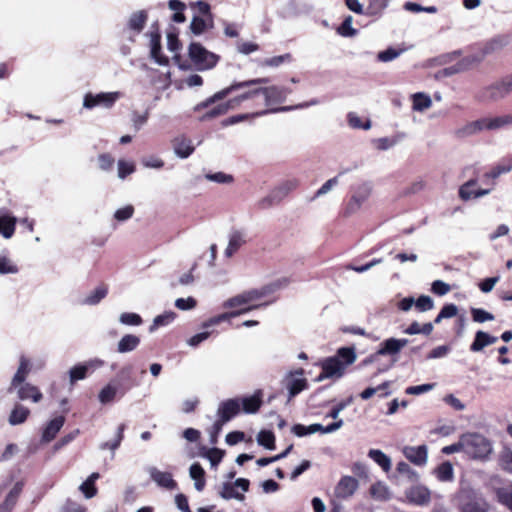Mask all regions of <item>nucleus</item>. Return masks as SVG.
Instances as JSON below:
<instances>
[{"label":"nucleus","instance_id":"obj_20","mask_svg":"<svg viewBox=\"0 0 512 512\" xmlns=\"http://www.w3.org/2000/svg\"><path fill=\"white\" fill-rule=\"evenodd\" d=\"M240 412V402L237 399H229L222 402L217 414L222 422H228Z\"/></svg>","mask_w":512,"mask_h":512},{"label":"nucleus","instance_id":"obj_14","mask_svg":"<svg viewBox=\"0 0 512 512\" xmlns=\"http://www.w3.org/2000/svg\"><path fill=\"white\" fill-rule=\"evenodd\" d=\"M290 92L289 88L276 85L261 88V94L264 96L267 106L284 102Z\"/></svg>","mask_w":512,"mask_h":512},{"label":"nucleus","instance_id":"obj_26","mask_svg":"<svg viewBox=\"0 0 512 512\" xmlns=\"http://www.w3.org/2000/svg\"><path fill=\"white\" fill-rule=\"evenodd\" d=\"M509 44V37L506 35H497L486 41L482 48V55L499 52Z\"/></svg>","mask_w":512,"mask_h":512},{"label":"nucleus","instance_id":"obj_32","mask_svg":"<svg viewBox=\"0 0 512 512\" xmlns=\"http://www.w3.org/2000/svg\"><path fill=\"white\" fill-rule=\"evenodd\" d=\"M140 344V338L133 334L124 335L117 344L119 353H128L135 350Z\"/></svg>","mask_w":512,"mask_h":512},{"label":"nucleus","instance_id":"obj_53","mask_svg":"<svg viewBox=\"0 0 512 512\" xmlns=\"http://www.w3.org/2000/svg\"><path fill=\"white\" fill-rule=\"evenodd\" d=\"M353 18L348 16L344 19L341 26L338 28V33L344 37H352L356 35L357 30L353 28Z\"/></svg>","mask_w":512,"mask_h":512},{"label":"nucleus","instance_id":"obj_9","mask_svg":"<svg viewBox=\"0 0 512 512\" xmlns=\"http://www.w3.org/2000/svg\"><path fill=\"white\" fill-rule=\"evenodd\" d=\"M261 294L256 290L246 291L229 298L223 303V307L227 309L240 310L241 308L251 307L252 309L258 308L260 305L253 304L254 301L260 298Z\"/></svg>","mask_w":512,"mask_h":512},{"label":"nucleus","instance_id":"obj_2","mask_svg":"<svg viewBox=\"0 0 512 512\" xmlns=\"http://www.w3.org/2000/svg\"><path fill=\"white\" fill-rule=\"evenodd\" d=\"M188 56L198 71H207L214 68L219 56L208 51L200 43L192 42L188 47Z\"/></svg>","mask_w":512,"mask_h":512},{"label":"nucleus","instance_id":"obj_61","mask_svg":"<svg viewBox=\"0 0 512 512\" xmlns=\"http://www.w3.org/2000/svg\"><path fill=\"white\" fill-rule=\"evenodd\" d=\"M205 457L209 460L212 467H216L223 458V451L218 448H210L206 451Z\"/></svg>","mask_w":512,"mask_h":512},{"label":"nucleus","instance_id":"obj_12","mask_svg":"<svg viewBox=\"0 0 512 512\" xmlns=\"http://www.w3.org/2000/svg\"><path fill=\"white\" fill-rule=\"evenodd\" d=\"M284 382L288 390L289 400L307 388V380L304 377L303 369L287 373Z\"/></svg>","mask_w":512,"mask_h":512},{"label":"nucleus","instance_id":"obj_64","mask_svg":"<svg viewBox=\"0 0 512 512\" xmlns=\"http://www.w3.org/2000/svg\"><path fill=\"white\" fill-rule=\"evenodd\" d=\"M501 467L510 473H512V450H505L500 456Z\"/></svg>","mask_w":512,"mask_h":512},{"label":"nucleus","instance_id":"obj_33","mask_svg":"<svg viewBox=\"0 0 512 512\" xmlns=\"http://www.w3.org/2000/svg\"><path fill=\"white\" fill-rule=\"evenodd\" d=\"M412 109L417 112H423L432 106V99L429 95L417 92L412 96Z\"/></svg>","mask_w":512,"mask_h":512},{"label":"nucleus","instance_id":"obj_8","mask_svg":"<svg viewBox=\"0 0 512 512\" xmlns=\"http://www.w3.org/2000/svg\"><path fill=\"white\" fill-rule=\"evenodd\" d=\"M121 97L120 92H101L97 94L87 93L83 99V107L93 109L95 107L110 108Z\"/></svg>","mask_w":512,"mask_h":512},{"label":"nucleus","instance_id":"obj_42","mask_svg":"<svg viewBox=\"0 0 512 512\" xmlns=\"http://www.w3.org/2000/svg\"><path fill=\"white\" fill-rule=\"evenodd\" d=\"M371 496L380 501H385L390 499V490L389 487L383 482H376L370 488Z\"/></svg>","mask_w":512,"mask_h":512},{"label":"nucleus","instance_id":"obj_34","mask_svg":"<svg viewBox=\"0 0 512 512\" xmlns=\"http://www.w3.org/2000/svg\"><path fill=\"white\" fill-rule=\"evenodd\" d=\"M30 371L29 361L22 356L20 358L19 367L12 379L11 386L17 388L20 384L25 383V379Z\"/></svg>","mask_w":512,"mask_h":512},{"label":"nucleus","instance_id":"obj_21","mask_svg":"<svg viewBox=\"0 0 512 512\" xmlns=\"http://www.w3.org/2000/svg\"><path fill=\"white\" fill-rule=\"evenodd\" d=\"M406 496L411 503L416 505H426L430 502L431 493L430 490L425 486H414L406 492Z\"/></svg>","mask_w":512,"mask_h":512},{"label":"nucleus","instance_id":"obj_55","mask_svg":"<svg viewBox=\"0 0 512 512\" xmlns=\"http://www.w3.org/2000/svg\"><path fill=\"white\" fill-rule=\"evenodd\" d=\"M17 266L6 256L0 255V274H15Z\"/></svg>","mask_w":512,"mask_h":512},{"label":"nucleus","instance_id":"obj_35","mask_svg":"<svg viewBox=\"0 0 512 512\" xmlns=\"http://www.w3.org/2000/svg\"><path fill=\"white\" fill-rule=\"evenodd\" d=\"M22 484L17 483L7 495L5 501L0 505V512H11L21 493Z\"/></svg>","mask_w":512,"mask_h":512},{"label":"nucleus","instance_id":"obj_39","mask_svg":"<svg viewBox=\"0 0 512 512\" xmlns=\"http://www.w3.org/2000/svg\"><path fill=\"white\" fill-rule=\"evenodd\" d=\"M29 414L30 411L28 408L22 405H16L14 409L11 411L8 421L10 425H19L25 422Z\"/></svg>","mask_w":512,"mask_h":512},{"label":"nucleus","instance_id":"obj_37","mask_svg":"<svg viewBox=\"0 0 512 512\" xmlns=\"http://www.w3.org/2000/svg\"><path fill=\"white\" fill-rule=\"evenodd\" d=\"M243 411L247 414L256 413L262 403L261 395L259 393L253 394L251 396L245 397L241 401Z\"/></svg>","mask_w":512,"mask_h":512},{"label":"nucleus","instance_id":"obj_29","mask_svg":"<svg viewBox=\"0 0 512 512\" xmlns=\"http://www.w3.org/2000/svg\"><path fill=\"white\" fill-rule=\"evenodd\" d=\"M459 194L465 201L477 199L480 196V184L477 180H470L461 186Z\"/></svg>","mask_w":512,"mask_h":512},{"label":"nucleus","instance_id":"obj_3","mask_svg":"<svg viewBox=\"0 0 512 512\" xmlns=\"http://www.w3.org/2000/svg\"><path fill=\"white\" fill-rule=\"evenodd\" d=\"M512 93V73L487 85L484 98L489 102H498Z\"/></svg>","mask_w":512,"mask_h":512},{"label":"nucleus","instance_id":"obj_50","mask_svg":"<svg viewBox=\"0 0 512 512\" xmlns=\"http://www.w3.org/2000/svg\"><path fill=\"white\" fill-rule=\"evenodd\" d=\"M458 313V308L455 304H447L445 305L441 311L439 312V314L437 315V317L435 318L434 322L436 324L440 323L443 319H448V318H452V317H455Z\"/></svg>","mask_w":512,"mask_h":512},{"label":"nucleus","instance_id":"obj_10","mask_svg":"<svg viewBox=\"0 0 512 512\" xmlns=\"http://www.w3.org/2000/svg\"><path fill=\"white\" fill-rule=\"evenodd\" d=\"M408 342V339H386L381 343L380 348L373 355L363 361V364L367 365L368 363H372L373 361H376L379 356L396 355L408 344Z\"/></svg>","mask_w":512,"mask_h":512},{"label":"nucleus","instance_id":"obj_13","mask_svg":"<svg viewBox=\"0 0 512 512\" xmlns=\"http://www.w3.org/2000/svg\"><path fill=\"white\" fill-rule=\"evenodd\" d=\"M358 487L359 482L356 478L349 475L343 476L334 488V496L340 500L351 498L358 490Z\"/></svg>","mask_w":512,"mask_h":512},{"label":"nucleus","instance_id":"obj_47","mask_svg":"<svg viewBox=\"0 0 512 512\" xmlns=\"http://www.w3.org/2000/svg\"><path fill=\"white\" fill-rule=\"evenodd\" d=\"M471 63H472V60L465 58V59L461 60L460 62H458L454 66L444 68L440 73L446 77L452 76L456 73H460V72L467 70L470 67Z\"/></svg>","mask_w":512,"mask_h":512},{"label":"nucleus","instance_id":"obj_44","mask_svg":"<svg viewBox=\"0 0 512 512\" xmlns=\"http://www.w3.org/2000/svg\"><path fill=\"white\" fill-rule=\"evenodd\" d=\"M498 501L512 512V483L496 491Z\"/></svg>","mask_w":512,"mask_h":512},{"label":"nucleus","instance_id":"obj_25","mask_svg":"<svg viewBox=\"0 0 512 512\" xmlns=\"http://www.w3.org/2000/svg\"><path fill=\"white\" fill-rule=\"evenodd\" d=\"M16 389L20 400L31 399L33 402L37 403L42 399V393L36 386L30 383H22Z\"/></svg>","mask_w":512,"mask_h":512},{"label":"nucleus","instance_id":"obj_28","mask_svg":"<svg viewBox=\"0 0 512 512\" xmlns=\"http://www.w3.org/2000/svg\"><path fill=\"white\" fill-rule=\"evenodd\" d=\"M250 310H251V307H246V308H241L240 310H234V311H231V312L222 313L220 315L211 317L210 319H208L207 321H205L202 324V328L209 329L212 326L218 325L219 323H221L223 321L229 320V319H231L233 317H236V316H238L240 314L246 313V312H248Z\"/></svg>","mask_w":512,"mask_h":512},{"label":"nucleus","instance_id":"obj_18","mask_svg":"<svg viewBox=\"0 0 512 512\" xmlns=\"http://www.w3.org/2000/svg\"><path fill=\"white\" fill-rule=\"evenodd\" d=\"M150 478L159 486L165 489L173 490L177 484L174 481L171 473L160 471L156 467L148 468Z\"/></svg>","mask_w":512,"mask_h":512},{"label":"nucleus","instance_id":"obj_56","mask_svg":"<svg viewBox=\"0 0 512 512\" xmlns=\"http://www.w3.org/2000/svg\"><path fill=\"white\" fill-rule=\"evenodd\" d=\"M415 307L420 312H426V311L432 310L434 307L433 299L430 296L421 295L415 301Z\"/></svg>","mask_w":512,"mask_h":512},{"label":"nucleus","instance_id":"obj_11","mask_svg":"<svg viewBox=\"0 0 512 512\" xmlns=\"http://www.w3.org/2000/svg\"><path fill=\"white\" fill-rule=\"evenodd\" d=\"M343 423H344L343 420L339 419L338 421H336L332 424H329L327 426H323L318 423H314L309 426H304L302 424H296L292 427L291 430H292L293 434H295L297 437H304V436L311 435V434H314L317 432H320L322 434H330V433H333V432L337 431L338 429H340L343 426Z\"/></svg>","mask_w":512,"mask_h":512},{"label":"nucleus","instance_id":"obj_54","mask_svg":"<svg viewBox=\"0 0 512 512\" xmlns=\"http://www.w3.org/2000/svg\"><path fill=\"white\" fill-rule=\"evenodd\" d=\"M119 322L127 326H138L142 323V319L136 313L125 312L120 315Z\"/></svg>","mask_w":512,"mask_h":512},{"label":"nucleus","instance_id":"obj_63","mask_svg":"<svg viewBox=\"0 0 512 512\" xmlns=\"http://www.w3.org/2000/svg\"><path fill=\"white\" fill-rule=\"evenodd\" d=\"M79 490L82 492L86 499H91L97 494V488L95 484H92L87 479L79 486Z\"/></svg>","mask_w":512,"mask_h":512},{"label":"nucleus","instance_id":"obj_52","mask_svg":"<svg viewBox=\"0 0 512 512\" xmlns=\"http://www.w3.org/2000/svg\"><path fill=\"white\" fill-rule=\"evenodd\" d=\"M234 106L233 104L231 103V100H229L228 102L226 103H222L218 106H216L215 108L211 109L210 111H208L205 115H204V118L205 119H210V118H214V117H217L219 115H224L226 114L230 109H233Z\"/></svg>","mask_w":512,"mask_h":512},{"label":"nucleus","instance_id":"obj_4","mask_svg":"<svg viewBox=\"0 0 512 512\" xmlns=\"http://www.w3.org/2000/svg\"><path fill=\"white\" fill-rule=\"evenodd\" d=\"M250 482L245 478H238L234 482H225L219 491V496L225 500L235 499L243 501L245 492L249 489Z\"/></svg>","mask_w":512,"mask_h":512},{"label":"nucleus","instance_id":"obj_40","mask_svg":"<svg viewBox=\"0 0 512 512\" xmlns=\"http://www.w3.org/2000/svg\"><path fill=\"white\" fill-rule=\"evenodd\" d=\"M368 456L376 462L385 472L391 469V459L384 452L378 449H371Z\"/></svg>","mask_w":512,"mask_h":512},{"label":"nucleus","instance_id":"obj_30","mask_svg":"<svg viewBox=\"0 0 512 512\" xmlns=\"http://www.w3.org/2000/svg\"><path fill=\"white\" fill-rule=\"evenodd\" d=\"M461 438H469L467 445H463V451L472 458H478L480 456V437L477 434H465Z\"/></svg>","mask_w":512,"mask_h":512},{"label":"nucleus","instance_id":"obj_41","mask_svg":"<svg viewBox=\"0 0 512 512\" xmlns=\"http://www.w3.org/2000/svg\"><path fill=\"white\" fill-rule=\"evenodd\" d=\"M107 292L108 290L105 286H98L82 300V304L91 306L96 305L106 297Z\"/></svg>","mask_w":512,"mask_h":512},{"label":"nucleus","instance_id":"obj_17","mask_svg":"<svg viewBox=\"0 0 512 512\" xmlns=\"http://www.w3.org/2000/svg\"><path fill=\"white\" fill-rule=\"evenodd\" d=\"M246 243V234L241 230H233L228 235V243L224 250L227 258L232 257Z\"/></svg>","mask_w":512,"mask_h":512},{"label":"nucleus","instance_id":"obj_36","mask_svg":"<svg viewBox=\"0 0 512 512\" xmlns=\"http://www.w3.org/2000/svg\"><path fill=\"white\" fill-rule=\"evenodd\" d=\"M204 469L200 464L194 463L190 466L189 475L194 480V487L197 491H202L205 486Z\"/></svg>","mask_w":512,"mask_h":512},{"label":"nucleus","instance_id":"obj_48","mask_svg":"<svg viewBox=\"0 0 512 512\" xmlns=\"http://www.w3.org/2000/svg\"><path fill=\"white\" fill-rule=\"evenodd\" d=\"M175 319V313L172 311L165 312L154 318L152 325L150 326V332L155 331L160 326H166Z\"/></svg>","mask_w":512,"mask_h":512},{"label":"nucleus","instance_id":"obj_62","mask_svg":"<svg viewBox=\"0 0 512 512\" xmlns=\"http://www.w3.org/2000/svg\"><path fill=\"white\" fill-rule=\"evenodd\" d=\"M207 28V23L204 19L200 17H193L191 23H190V29L191 32L195 35L202 34Z\"/></svg>","mask_w":512,"mask_h":512},{"label":"nucleus","instance_id":"obj_19","mask_svg":"<svg viewBox=\"0 0 512 512\" xmlns=\"http://www.w3.org/2000/svg\"><path fill=\"white\" fill-rule=\"evenodd\" d=\"M172 146L175 156L180 159H186L194 152L192 141L184 136L175 137Z\"/></svg>","mask_w":512,"mask_h":512},{"label":"nucleus","instance_id":"obj_7","mask_svg":"<svg viewBox=\"0 0 512 512\" xmlns=\"http://www.w3.org/2000/svg\"><path fill=\"white\" fill-rule=\"evenodd\" d=\"M268 82H269L268 78H255V79H250V80L240 81V82L235 81L230 86L216 92L214 95L209 97L205 102L200 104L199 107H207L210 104L225 98L226 96H228L230 93H232L234 91H237V90H240V89H243L246 87L254 86V85L266 84Z\"/></svg>","mask_w":512,"mask_h":512},{"label":"nucleus","instance_id":"obj_6","mask_svg":"<svg viewBox=\"0 0 512 512\" xmlns=\"http://www.w3.org/2000/svg\"><path fill=\"white\" fill-rule=\"evenodd\" d=\"M268 82H269L268 78H255V79H250V80L240 81V82L235 81L230 86L216 92L214 95L209 97L205 102L200 104L199 107H207L210 104L225 98L226 96H228L230 93H232L234 91H237V90H240V89H243L246 87L254 86V85L266 84Z\"/></svg>","mask_w":512,"mask_h":512},{"label":"nucleus","instance_id":"obj_58","mask_svg":"<svg viewBox=\"0 0 512 512\" xmlns=\"http://www.w3.org/2000/svg\"><path fill=\"white\" fill-rule=\"evenodd\" d=\"M88 370V366L85 365H77L70 369L69 378L70 382L74 383L78 380H83L86 377V373Z\"/></svg>","mask_w":512,"mask_h":512},{"label":"nucleus","instance_id":"obj_31","mask_svg":"<svg viewBox=\"0 0 512 512\" xmlns=\"http://www.w3.org/2000/svg\"><path fill=\"white\" fill-rule=\"evenodd\" d=\"M16 221V218L11 215H0V235L5 239H10L15 232Z\"/></svg>","mask_w":512,"mask_h":512},{"label":"nucleus","instance_id":"obj_27","mask_svg":"<svg viewBox=\"0 0 512 512\" xmlns=\"http://www.w3.org/2000/svg\"><path fill=\"white\" fill-rule=\"evenodd\" d=\"M147 13L144 10L132 13L128 19L127 28L132 33L138 35L143 30L147 21Z\"/></svg>","mask_w":512,"mask_h":512},{"label":"nucleus","instance_id":"obj_51","mask_svg":"<svg viewBox=\"0 0 512 512\" xmlns=\"http://www.w3.org/2000/svg\"><path fill=\"white\" fill-rule=\"evenodd\" d=\"M125 430V425L121 424L117 429V434L115 439L112 442H105L100 445V449L106 450L110 449L112 451H115L121 444V441L123 439V432Z\"/></svg>","mask_w":512,"mask_h":512},{"label":"nucleus","instance_id":"obj_46","mask_svg":"<svg viewBox=\"0 0 512 512\" xmlns=\"http://www.w3.org/2000/svg\"><path fill=\"white\" fill-rule=\"evenodd\" d=\"M116 394L117 387L113 384H107L100 390L98 399L101 404H107L114 400Z\"/></svg>","mask_w":512,"mask_h":512},{"label":"nucleus","instance_id":"obj_43","mask_svg":"<svg viewBox=\"0 0 512 512\" xmlns=\"http://www.w3.org/2000/svg\"><path fill=\"white\" fill-rule=\"evenodd\" d=\"M437 479L441 482H449L454 478V469L450 462H444L435 470Z\"/></svg>","mask_w":512,"mask_h":512},{"label":"nucleus","instance_id":"obj_60","mask_svg":"<svg viewBox=\"0 0 512 512\" xmlns=\"http://www.w3.org/2000/svg\"><path fill=\"white\" fill-rule=\"evenodd\" d=\"M434 387H435L434 383H426V384H421V385H416V386H410V387L406 388L405 393L408 395H420V394L427 393V392L433 390Z\"/></svg>","mask_w":512,"mask_h":512},{"label":"nucleus","instance_id":"obj_23","mask_svg":"<svg viewBox=\"0 0 512 512\" xmlns=\"http://www.w3.org/2000/svg\"><path fill=\"white\" fill-rule=\"evenodd\" d=\"M512 125V114L488 117L482 120V129L500 130Z\"/></svg>","mask_w":512,"mask_h":512},{"label":"nucleus","instance_id":"obj_1","mask_svg":"<svg viewBox=\"0 0 512 512\" xmlns=\"http://www.w3.org/2000/svg\"><path fill=\"white\" fill-rule=\"evenodd\" d=\"M356 358V351L353 347L339 348L335 356L322 361V372L319 374L317 381L342 377L346 368L352 365Z\"/></svg>","mask_w":512,"mask_h":512},{"label":"nucleus","instance_id":"obj_15","mask_svg":"<svg viewBox=\"0 0 512 512\" xmlns=\"http://www.w3.org/2000/svg\"><path fill=\"white\" fill-rule=\"evenodd\" d=\"M404 456L413 464L423 466L428 461V448L426 445L406 446L403 449Z\"/></svg>","mask_w":512,"mask_h":512},{"label":"nucleus","instance_id":"obj_57","mask_svg":"<svg viewBox=\"0 0 512 512\" xmlns=\"http://www.w3.org/2000/svg\"><path fill=\"white\" fill-rule=\"evenodd\" d=\"M134 214V207L132 205H126L124 207L118 208L114 212V218L119 222H124L129 220Z\"/></svg>","mask_w":512,"mask_h":512},{"label":"nucleus","instance_id":"obj_24","mask_svg":"<svg viewBox=\"0 0 512 512\" xmlns=\"http://www.w3.org/2000/svg\"><path fill=\"white\" fill-rule=\"evenodd\" d=\"M64 422L65 418L63 416H57L49 421L43 429L41 436L42 442L48 443L52 441L63 427Z\"/></svg>","mask_w":512,"mask_h":512},{"label":"nucleus","instance_id":"obj_22","mask_svg":"<svg viewBox=\"0 0 512 512\" xmlns=\"http://www.w3.org/2000/svg\"><path fill=\"white\" fill-rule=\"evenodd\" d=\"M150 37V55L151 58L161 66L168 64V58L161 53V36L158 31L151 32Z\"/></svg>","mask_w":512,"mask_h":512},{"label":"nucleus","instance_id":"obj_16","mask_svg":"<svg viewBox=\"0 0 512 512\" xmlns=\"http://www.w3.org/2000/svg\"><path fill=\"white\" fill-rule=\"evenodd\" d=\"M512 170V160L507 163L498 164L491 171L484 175V182L489 185V188H482V196L490 193L495 185V179L501 174L508 173Z\"/></svg>","mask_w":512,"mask_h":512},{"label":"nucleus","instance_id":"obj_5","mask_svg":"<svg viewBox=\"0 0 512 512\" xmlns=\"http://www.w3.org/2000/svg\"><path fill=\"white\" fill-rule=\"evenodd\" d=\"M372 193V186L370 183L364 182L357 185L353 194L347 203L345 214L347 216L357 213L363 206V204L369 199Z\"/></svg>","mask_w":512,"mask_h":512},{"label":"nucleus","instance_id":"obj_49","mask_svg":"<svg viewBox=\"0 0 512 512\" xmlns=\"http://www.w3.org/2000/svg\"><path fill=\"white\" fill-rule=\"evenodd\" d=\"M347 118L350 127L354 129L369 130L371 128V121L367 120L363 123L361 118L355 112H349Z\"/></svg>","mask_w":512,"mask_h":512},{"label":"nucleus","instance_id":"obj_45","mask_svg":"<svg viewBox=\"0 0 512 512\" xmlns=\"http://www.w3.org/2000/svg\"><path fill=\"white\" fill-rule=\"evenodd\" d=\"M257 443L268 450H274L275 436L269 430H261L257 435Z\"/></svg>","mask_w":512,"mask_h":512},{"label":"nucleus","instance_id":"obj_59","mask_svg":"<svg viewBox=\"0 0 512 512\" xmlns=\"http://www.w3.org/2000/svg\"><path fill=\"white\" fill-rule=\"evenodd\" d=\"M118 168V177L120 179H124L126 176L132 174L135 170V166L133 162L119 160L117 164Z\"/></svg>","mask_w":512,"mask_h":512},{"label":"nucleus","instance_id":"obj_38","mask_svg":"<svg viewBox=\"0 0 512 512\" xmlns=\"http://www.w3.org/2000/svg\"><path fill=\"white\" fill-rule=\"evenodd\" d=\"M460 503L463 512H480V508L476 502L471 501V491L463 488L459 494Z\"/></svg>","mask_w":512,"mask_h":512}]
</instances>
